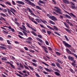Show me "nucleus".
Wrapping results in <instances>:
<instances>
[{"label":"nucleus","mask_w":77,"mask_h":77,"mask_svg":"<svg viewBox=\"0 0 77 77\" xmlns=\"http://www.w3.org/2000/svg\"><path fill=\"white\" fill-rule=\"evenodd\" d=\"M55 63L57 67H58V68H60V69H62V67H61L60 66V64L58 62L56 63Z\"/></svg>","instance_id":"11"},{"label":"nucleus","mask_w":77,"mask_h":77,"mask_svg":"<svg viewBox=\"0 0 77 77\" xmlns=\"http://www.w3.org/2000/svg\"><path fill=\"white\" fill-rule=\"evenodd\" d=\"M71 8L72 9H75L76 8V7L75 5H74V6H71Z\"/></svg>","instance_id":"34"},{"label":"nucleus","mask_w":77,"mask_h":77,"mask_svg":"<svg viewBox=\"0 0 77 77\" xmlns=\"http://www.w3.org/2000/svg\"><path fill=\"white\" fill-rule=\"evenodd\" d=\"M63 15L65 18H67L69 19H71V17L68 14H63Z\"/></svg>","instance_id":"10"},{"label":"nucleus","mask_w":77,"mask_h":77,"mask_svg":"<svg viewBox=\"0 0 77 77\" xmlns=\"http://www.w3.org/2000/svg\"><path fill=\"white\" fill-rule=\"evenodd\" d=\"M63 1L64 3H66L68 4L69 3V2L67 0H63Z\"/></svg>","instance_id":"25"},{"label":"nucleus","mask_w":77,"mask_h":77,"mask_svg":"<svg viewBox=\"0 0 77 77\" xmlns=\"http://www.w3.org/2000/svg\"><path fill=\"white\" fill-rule=\"evenodd\" d=\"M1 59L2 60H5V61H6V60H7V59L5 58H2Z\"/></svg>","instance_id":"41"},{"label":"nucleus","mask_w":77,"mask_h":77,"mask_svg":"<svg viewBox=\"0 0 77 77\" xmlns=\"http://www.w3.org/2000/svg\"><path fill=\"white\" fill-rule=\"evenodd\" d=\"M66 51L67 53H68L69 54H72V55L74 56H75V57L76 58V59H77V55H76V54L74 53H72L71 51H70V50H69L68 48H66Z\"/></svg>","instance_id":"3"},{"label":"nucleus","mask_w":77,"mask_h":77,"mask_svg":"<svg viewBox=\"0 0 77 77\" xmlns=\"http://www.w3.org/2000/svg\"><path fill=\"white\" fill-rule=\"evenodd\" d=\"M9 40H8L7 41V42L8 43V44H9V45H11V42H11H11Z\"/></svg>","instance_id":"40"},{"label":"nucleus","mask_w":77,"mask_h":77,"mask_svg":"<svg viewBox=\"0 0 77 77\" xmlns=\"http://www.w3.org/2000/svg\"><path fill=\"white\" fill-rule=\"evenodd\" d=\"M55 74H56V75H57L58 76H59V75H60V73L56 72H55Z\"/></svg>","instance_id":"33"},{"label":"nucleus","mask_w":77,"mask_h":77,"mask_svg":"<svg viewBox=\"0 0 77 77\" xmlns=\"http://www.w3.org/2000/svg\"><path fill=\"white\" fill-rule=\"evenodd\" d=\"M35 20L37 22H38V23H41V21L39 19H35Z\"/></svg>","instance_id":"20"},{"label":"nucleus","mask_w":77,"mask_h":77,"mask_svg":"<svg viewBox=\"0 0 77 77\" xmlns=\"http://www.w3.org/2000/svg\"><path fill=\"white\" fill-rule=\"evenodd\" d=\"M75 63H71V65H72V66H74V67H75V66H76V65L75 64H74Z\"/></svg>","instance_id":"51"},{"label":"nucleus","mask_w":77,"mask_h":77,"mask_svg":"<svg viewBox=\"0 0 77 77\" xmlns=\"http://www.w3.org/2000/svg\"><path fill=\"white\" fill-rule=\"evenodd\" d=\"M32 22H33V23H35L36 24H38V23H37V22H36V21L35 20H33Z\"/></svg>","instance_id":"62"},{"label":"nucleus","mask_w":77,"mask_h":77,"mask_svg":"<svg viewBox=\"0 0 77 77\" xmlns=\"http://www.w3.org/2000/svg\"><path fill=\"white\" fill-rule=\"evenodd\" d=\"M38 2H37L38 4L40 6H42V5H41L40 3H42V4H44V2L41 1V0H39Z\"/></svg>","instance_id":"12"},{"label":"nucleus","mask_w":77,"mask_h":77,"mask_svg":"<svg viewBox=\"0 0 77 77\" xmlns=\"http://www.w3.org/2000/svg\"><path fill=\"white\" fill-rule=\"evenodd\" d=\"M40 26H41V27H42V28H44V29H45V27L43 25L40 24Z\"/></svg>","instance_id":"48"},{"label":"nucleus","mask_w":77,"mask_h":77,"mask_svg":"<svg viewBox=\"0 0 77 77\" xmlns=\"http://www.w3.org/2000/svg\"><path fill=\"white\" fill-rule=\"evenodd\" d=\"M66 23H68V24L70 23V22H69V20L67 19L66 20Z\"/></svg>","instance_id":"57"},{"label":"nucleus","mask_w":77,"mask_h":77,"mask_svg":"<svg viewBox=\"0 0 77 77\" xmlns=\"http://www.w3.org/2000/svg\"><path fill=\"white\" fill-rule=\"evenodd\" d=\"M45 43L47 45H49V43H48V42L47 40H45Z\"/></svg>","instance_id":"47"},{"label":"nucleus","mask_w":77,"mask_h":77,"mask_svg":"<svg viewBox=\"0 0 77 77\" xmlns=\"http://www.w3.org/2000/svg\"><path fill=\"white\" fill-rule=\"evenodd\" d=\"M0 11H3L4 12H7V10L6 9H3V8L0 7Z\"/></svg>","instance_id":"16"},{"label":"nucleus","mask_w":77,"mask_h":77,"mask_svg":"<svg viewBox=\"0 0 77 77\" xmlns=\"http://www.w3.org/2000/svg\"><path fill=\"white\" fill-rule=\"evenodd\" d=\"M19 34L20 35H22V36H23V33H22L21 32H19Z\"/></svg>","instance_id":"60"},{"label":"nucleus","mask_w":77,"mask_h":77,"mask_svg":"<svg viewBox=\"0 0 77 77\" xmlns=\"http://www.w3.org/2000/svg\"><path fill=\"white\" fill-rule=\"evenodd\" d=\"M42 63L44 64V65H45V66H49V65H48V64L45 63L44 62H42Z\"/></svg>","instance_id":"37"},{"label":"nucleus","mask_w":77,"mask_h":77,"mask_svg":"<svg viewBox=\"0 0 77 77\" xmlns=\"http://www.w3.org/2000/svg\"><path fill=\"white\" fill-rule=\"evenodd\" d=\"M68 58L69 60H71V61H73V60H74V57L70 55H69V56H68Z\"/></svg>","instance_id":"9"},{"label":"nucleus","mask_w":77,"mask_h":77,"mask_svg":"<svg viewBox=\"0 0 77 77\" xmlns=\"http://www.w3.org/2000/svg\"><path fill=\"white\" fill-rule=\"evenodd\" d=\"M10 9H11V11H13L14 12H17V11H16V10H15V9H14L13 8H10Z\"/></svg>","instance_id":"30"},{"label":"nucleus","mask_w":77,"mask_h":77,"mask_svg":"<svg viewBox=\"0 0 77 77\" xmlns=\"http://www.w3.org/2000/svg\"><path fill=\"white\" fill-rule=\"evenodd\" d=\"M22 27H23V29H25V30H26V29H26V28L25 26L23 25H22Z\"/></svg>","instance_id":"53"},{"label":"nucleus","mask_w":77,"mask_h":77,"mask_svg":"<svg viewBox=\"0 0 77 77\" xmlns=\"http://www.w3.org/2000/svg\"><path fill=\"white\" fill-rule=\"evenodd\" d=\"M15 23L18 26H20V23H19L17 22H15Z\"/></svg>","instance_id":"58"},{"label":"nucleus","mask_w":77,"mask_h":77,"mask_svg":"<svg viewBox=\"0 0 77 77\" xmlns=\"http://www.w3.org/2000/svg\"><path fill=\"white\" fill-rule=\"evenodd\" d=\"M5 5H8L9 6H12L11 3L10 2H5Z\"/></svg>","instance_id":"23"},{"label":"nucleus","mask_w":77,"mask_h":77,"mask_svg":"<svg viewBox=\"0 0 77 77\" xmlns=\"http://www.w3.org/2000/svg\"><path fill=\"white\" fill-rule=\"evenodd\" d=\"M42 30L43 31V32H44V33H46V31H45V29H42Z\"/></svg>","instance_id":"63"},{"label":"nucleus","mask_w":77,"mask_h":77,"mask_svg":"<svg viewBox=\"0 0 77 77\" xmlns=\"http://www.w3.org/2000/svg\"><path fill=\"white\" fill-rule=\"evenodd\" d=\"M54 8H55V9H56L54 10V11L56 12L57 14H60L61 15H62V13L61 11L62 10H61L59 8V7L56 6H55L54 7Z\"/></svg>","instance_id":"1"},{"label":"nucleus","mask_w":77,"mask_h":77,"mask_svg":"<svg viewBox=\"0 0 77 77\" xmlns=\"http://www.w3.org/2000/svg\"><path fill=\"white\" fill-rule=\"evenodd\" d=\"M49 23H50V24H53L54 25H55V23L53 22L52 20H50L49 21Z\"/></svg>","instance_id":"19"},{"label":"nucleus","mask_w":77,"mask_h":77,"mask_svg":"<svg viewBox=\"0 0 77 77\" xmlns=\"http://www.w3.org/2000/svg\"><path fill=\"white\" fill-rule=\"evenodd\" d=\"M26 25L28 27V28H30V29H31L33 31H34V32H36V29H34L33 28L31 27L30 26V24L29 23L26 22Z\"/></svg>","instance_id":"4"},{"label":"nucleus","mask_w":77,"mask_h":77,"mask_svg":"<svg viewBox=\"0 0 77 77\" xmlns=\"http://www.w3.org/2000/svg\"><path fill=\"white\" fill-rule=\"evenodd\" d=\"M55 53L56 54H57V56H60V55H61V54H60V53L57 51H56Z\"/></svg>","instance_id":"28"},{"label":"nucleus","mask_w":77,"mask_h":77,"mask_svg":"<svg viewBox=\"0 0 77 77\" xmlns=\"http://www.w3.org/2000/svg\"><path fill=\"white\" fill-rule=\"evenodd\" d=\"M45 69L48 71V72H51V70L49 69H47V68H45Z\"/></svg>","instance_id":"31"},{"label":"nucleus","mask_w":77,"mask_h":77,"mask_svg":"<svg viewBox=\"0 0 77 77\" xmlns=\"http://www.w3.org/2000/svg\"><path fill=\"white\" fill-rule=\"evenodd\" d=\"M18 36H19V38H20V39H24V38L23 37L19 35H18Z\"/></svg>","instance_id":"54"},{"label":"nucleus","mask_w":77,"mask_h":77,"mask_svg":"<svg viewBox=\"0 0 77 77\" xmlns=\"http://www.w3.org/2000/svg\"><path fill=\"white\" fill-rule=\"evenodd\" d=\"M69 71H70L73 74H74V73H75V72H74V70H73L72 69L70 68L69 69Z\"/></svg>","instance_id":"22"},{"label":"nucleus","mask_w":77,"mask_h":77,"mask_svg":"<svg viewBox=\"0 0 77 77\" xmlns=\"http://www.w3.org/2000/svg\"><path fill=\"white\" fill-rule=\"evenodd\" d=\"M19 28L21 30H23V31H25V32H27V31L26 30V29H24L21 27H19Z\"/></svg>","instance_id":"27"},{"label":"nucleus","mask_w":77,"mask_h":77,"mask_svg":"<svg viewBox=\"0 0 77 77\" xmlns=\"http://www.w3.org/2000/svg\"><path fill=\"white\" fill-rule=\"evenodd\" d=\"M1 15H2V16H3V17H6V15H5V14L3 13H1Z\"/></svg>","instance_id":"56"},{"label":"nucleus","mask_w":77,"mask_h":77,"mask_svg":"<svg viewBox=\"0 0 77 77\" xmlns=\"http://www.w3.org/2000/svg\"><path fill=\"white\" fill-rule=\"evenodd\" d=\"M47 27H48V29L50 30H57V31L59 30V29H58V28H57L54 25L53 26L54 28L51 27L49 26V25H47Z\"/></svg>","instance_id":"2"},{"label":"nucleus","mask_w":77,"mask_h":77,"mask_svg":"<svg viewBox=\"0 0 77 77\" xmlns=\"http://www.w3.org/2000/svg\"><path fill=\"white\" fill-rule=\"evenodd\" d=\"M32 65H33V66H35V67H36V66H37V64L33 63H32Z\"/></svg>","instance_id":"45"},{"label":"nucleus","mask_w":77,"mask_h":77,"mask_svg":"<svg viewBox=\"0 0 77 77\" xmlns=\"http://www.w3.org/2000/svg\"><path fill=\"white\" fill-rule=\"evenodd\" d=\"M47 33L48 34V35H50L51 33V32L50 31H47Z\"/></svg>","instance_id":"46"},{"label":"nucleus","mask_w":77,"mask_h":77,"mask_svg":"<svg viewBox=\"0 0 77 77\" xmlns=\"http://www.w3.org/2000/svg\"><path fill=\"white\" fill-rule=\"evenodd\" d=\"M26 9L27 10H28V11H29L30 13H31V12L32 13H33V11L31 10H30V9L29 8L27 7Z\"/></svg>","instance_id":"24"},{"label":"nucleus","mask_w":77,"mask_h":77,"mask_svg":"<svg viewBox=\"0 0 77 77\" xmlns=\"http://www.w3.org/2000/svg\"><path fill=\"white\" fill-rule=\"evenodd\" d=\"M36 8L37 9H39V10H42V9L41 8V7H39V6L38 5L36 6Z\"/></svg>","instance_id":"29"},{"label":"nucleus","mask_w":77,"mask_h":77,"mask_svg":"<svg viewBox=\"0 0 77 77\" xmlns=\"http://www.w3.org/2000/svg\"><path fill=\"white\" fill-rule=\"evenodd\" d=\"M51 19L52 20H53V21H54V20H56V17H54V16H52L51 17Z\"/></svg>","instance_id":"17"},{"label":"nucleus","mask_w":77,"mask_h":77,"mask_svg":"<svg viewBox=\"0 0 77 77\" xmlns=\"http://www.w3.org/2000/svg\"><path fill=\"white\" fill-rule=\"evenodd\" d=\"M32 34H33V35H34L35 36H36V33H35V32H33V31H32Z\"/></svg>","instance_id":"50"},{"label":"nucleus","mask_w":77,"mask_h":77,"mask_svg":"<svg viewBox=\"0 0 77 77\" xmlns=\"http://www.w3.org/2000/svg\"><path fill=\"white\" fill-rule=\"evenodd\" d=\"M54 33H55V34H56L57 35H58V36H60V33H58L54 31Z\"/></svg>","instance_id":"36"},{"label":"nucleus","mask_w":77,"mask_h":77,"mask_svg":"<svg viewBox=\"0 0 77 77\" xmlns=\"http://www.w3.org/2000/svg\"><path fill=\"white\" fill-rule=\"evenodd\" d=\"M60 18H61V19H63V16L62 15L60 16Z\"/></svg>","instance_id":"61"},{"label":"nucleus","mask_w":77,"mask_h":77,"mask_svg":"<svg viewBox=\"0 0 77 77\" xmlns=\"http://www.w3.org/2000/svg\"><path fill=\"white\" fill-rule=\"evenodd\" d=\"M51 65L53 66H54V67H56V65L54 63H53L51 64Z\"/></svg>","instance_id":"59"},{"label":"nucleus","mask_w":77,"mask_h":77,"mask_svg":"<svg viewBox=\"0 0 77 77\" xmlns=\"http://www.w3.org/2000/svg\"><path fill=\"white\" fill-rule=\"evenodd\" d=\"M0 5H1L3 7V8H6V6H5V5H3V4H2L0 3Z\"/></svg>","instance_id":"44"},{"label":"nucleus","mask_w":77,"mask_h":77,"mask_svg":"<svg viewBox=\"0 0 77 77\" xmlns=\"http://www.w3.org/2000/svg\"><path fill=\"white\" fill-rule=\"evenodd\" d=\"M63 43L64 44L65 47H67L68 48H71V45L67 43L65 41H63Z\"/></svg>","instance_id":"6"},{"label":"nucleus","mask_w":77,"mask_h":77,"mask_svg":"<svg viewBox=\"0 0 77 77\" xmlns=\"http://www.w3.org/2000/svg\"><path fill=\"white\" fill-rule=\"evenodd\" d=\"M35 75L37 76V77H40L39 75V74H38V73H35Z\"/></svg>","instance_id":"64"},{"label":"nucleus","mask_w":77,"mask_h":77,"mask_svg":"<svg viewBox=\"0 0 77 77\" xmlns=\"http://www.w3.org/2000/svg\"><path fill=\"white\" fill-rule=\"evenodd\" d=\"M64 29L66 30L67 32H68V33H69L70 32V30H69L67 29V28H64Z\"/></svg>","instance_id":"42"},{"label":"nucleus","mask_w":77,"mask_h":77,"mask_svg":"<svg viewBox=\"0 0 77 77\" xmlns=\"http://www.w3.org/2000/svg\"><path fill=\"white\" fill-rule=\"evenodd\" d=\"M37 36L39 37V38H41V39H42V36L41 35H38Z\"/></svg>","instance_id":"38"},{"label":"nucleus","mask_w":77,"mask_h":77,"mask_svg":"<svg viewBox=\"0 0 77 77\" xmlns=\"http://www.w3.org/2000/svg\"><path fill=\"white\" fill-rule=\"evenodd\" d=\"M63 24H64L65 26H66V27L67 28V29H69L70 27L68 24L66 23L65 22H63Z\"/></svg>","instance_id":"15"},{"label":"nucleus","mask_w":77,"mask_h":77,"mask_svg":"<svg viewBox=\"0 0 77 77\" xmlns=\"http://www.w3.org/2000/svg\"><path fill=\"white\" fill-rule=\"evenodd\" d=\"M57 61L58 62V63H61V64H62V63H63V62L59 59H57Z\"/></svg>","instance_id":"18"},{"label":"nucleus","mask_w":77,"mask_h":77,"mask_svg":"<svg viewBox=\"0 0 77 77\" xmlns=\"http://www.w3.org/2000/svg\"><path fill=\"white\" fill-rule=\"evenodd\" d=\"M52 1L53 2V4L56 5V2L54 0H52Z\"/></svg>","instance_id":"39"},{"label":"nucleus","mask_w":77,"mask_h":77,"mask_svg":"<svg viewBox=\"0 0 77 77\" xmlns=\"http://www.w3.org/2000/svg\"><path fill=\"white\" fill-rule=\"evenodd\" d=\"M28 17L29 19H30V20H31L32 21H33V20H34V19H33L32 17H30V16L29 15L28 16Z\"/></svg>","instance_id":"26"},{"label":"nucleus","mask_w":77,"mask_h":77,"mask_svg":"<svg viewBox=\"0 0 77 77\" xmlns=\"http://www.w3.org/2000/svg\"><path fill=\"white\" fill-rule=\"evenodd\" d=\"M40 20H41V21H42V23H43L45 24H46V23H47V21L46 20H44L43 21L41 19Z\"/></svg>","instance_id":"21"},{"label":"nucleus","mask_w":77,"mask_h":77,"mask_svg":"<svg viewBox=\"0 0 77 77\" xmlns=\"http://www.w3.org/2000/svg\"><path fill=\"white\" fill-rule=\"evenodd\" d=\"M42 47L43 49L44 50L45 53H48V51H47V48L45 47V46H42Z\"/></svg>","instance_id":"8"},{"label":"nucleus","mask_w":77,"mask_h":77,"mask_svg":"<svg viewBox=\"0 0 77 77\" xmlns=\"http://www.w3.org/2000/svg\"><path fill=\"white\" fill-rule=\"evenodd\" d=\"M65 12H66V13H67L70 16L72 17H74V18H77V17H76V16L73 13H70L68 12L67 11L65 10Z\"/></svg>","instance_id":"7"},{"label":"nucleus","mask_w":77,"mask_h":77,"mask_svg":"<svg viewBox=\"0 0 77 77\" xmlns=\"http://www.w3.org/2000/svg\"><path fill=\"white\" fill-rule=\"evenodd\" d=\"M27 40L28 41H25L26 42L28 43V44H32V38L30 37H29L27 39Z\"/></svg>","instance_id":"5"},{"label":"nucleus","mask_w":77,"mask_h":77,"mask_svg":"<svg viewBox=\"0 0 77 77\" xmlns=\"http://www.w3.org/2000/svg\"><path fill=\"white\" fill-rule=\"evenodd\" d=\"M12 5H17V4L15 3V2L14 1L12 0Z\"/></svg>","instance_id":"32"},{"label":"nucleus","mask_w":77,"mask_h":77,"mask_svg":"<svg viewBox=\"0 0 77 77\" xmlns=\"http://www.w3.org/2000/svg\"><path fill=\"white\" fill-rule=\"evenodd\" d=\"M16 3H18V4H21V5H25V3H24V2L22 1H16Z\"/></svg>","instance_id":"13"},{"label":"nucleus","mask_w":77,"mask_h":77,"mask_svg":"<svg viewBox=\"0 0 77 77\" xmlns=\"http://www.w3.org/2000/svg\"><path fill=\"white\" fill-rule=\"evenodd\" d=\"M12 68H14V69H15V66L13 65V64H10Z\"/></svg>","instance_id":"35"},{"label":"nucleus","mask_w":77,"mask_h":77,"mask_svg":"<svg viewBox=\"0 0 77 77\" xmlns=\"http://www.w3.org/2000/svg\"><path fill=\"white\" fill-rule=\"evenodd\" d=\"M29 51L31 53H35V51L32 50H29Z\"/></svg>","instance_id":"55"},{"label":"nucleus","mask_w":77,"mask_h":77,"mask_svg":"<svg viewBox=\"0 0 77 77\" xmlns=\"http://www.w3.org/2000/svg\"><path fill=\"white\" fill-rule=\"evenodd\" d=\"M22 32H23V33L24 34V35L26 36H27V33H26V32H25L24 31H23Z\"/></svg>","instance_id":"43"},{"label":"nucleus","mask_w":77,"mask_h":77,"mask_svg":"<svg viewBox=\"0 0 77 77\" xmlns=\"http://www.w3.org/2000/svg\"><path fill=\"white\" fill-rule=\"evenodd\" d=\"M24 66L25 67V69H28V70H29V68L28 67L26 66L25 65H24Z\"/></svg>","instance_id":"52"},{"label":"nucleus","mask_w":77,"mask_h":77,"mask_svg":"<svg viewBox=\"0 0 77 77\" xmlns=\"http://www.w3.org/2000/svg\"><path fill=\"white\" fill-rule=\"evenodd\" d=\"M28 4L29 5H31V6H32V7H33L34 6H35V5L34 3H33V2H32L30 1H29V2H28Z\"/></svg>","instance_id":"14"},{"label":"nucleus","mask_w":77,"mask_h":77,"mask_svg":"<svg viewBox=\"0 0 77 77\" xmlns=\"http://www.w3.org/2000/svg\"><path fill=\"white\" fill-rule=\"evenodd\" d=\"M0 41H4V39H3L2 37H0Z\"/></svg>","instance_id":"49"}]
</instances>
